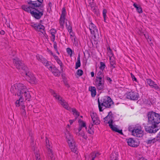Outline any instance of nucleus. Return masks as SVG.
I'll return each instance as SVG.
<instances>
[{
  "label": "nucleus",
  "instance_id": "obj_1",
  "mask_svg": "<svg viewBox=\"0 0 160 160\" xmlns=\"http://www.w3.org/2000/svg\"><path fill=\"white\" fill-rule=\"evenodd\" d=\"M11 91L19 96L18 100L16 102L17 107H19L24 101V97L26 100L29 101L31 98L30 92L27 87L21 83H16L12 86Z\"/></svg>",
  "mask_w": 160,
  "mask_h": 160
},
{
  "label": "nucleus",
  "instance_id": "obj_2",
  "mask_svg": "<svg viewBox=\"0 0 160 160\" xmlns=\"http://www.w3.org/2000/svg\"><path fill=\"white\" fill-rule=\"evenodd\" d=\"M148 125L151 126L145 127V131L149 133H155L158 130V125L160 122V114L153 111L147 114Z\"/></svg>",
  "mask_w": 160,
  "mask_h": 160
},
{
  "label": "nucleus",
  "instance_id": "obj_3",
  "mask_svg": "<svg viewBox=\"0 0 160 160\" xmlns=\"http://www.w3.org/2000/svg\"><path fill=\"white\" fill-rule=\"evenodd\" d=\"M13 60L16 68L18 70L22 71H21L22 73V75L26 77L30 83L34 84L37 82V80L34 75L28 71L27 67L23 63L21 62L19 58H16L13 59Z\"/></svg>",
  "mask_w": 160,
  "mask_h": 160
},
{
  "label": "nucleus",
  "instance_id": "obj_4",
  "mask_svg": "<svg viewBox=\"0 0 160 160\" xmlns=\"http://www.w3.org/2000/svg\"><path fill=\"white\" fill-rule=\"evenodd\" d=\"M23 9L28 12H30L32 16L37 19H40L43 15L44 9L42 7H28L26 5H22Z\"/></svg>",
  "mask_w": 160,
  "mask_h": 160
},
{
  "label": "nucleus",
  "instance_id": "obj_5",
  "mask_svg": "<svg viewBox=\"0 0 160 160\" xmlns=\"http://www.w3.org/2000/svg\"><path fill=\"white\" fill-rule=\"evenodd\" d=\"M98 107L100 112H102L103 109L102 107H105V108H111L112 104H113V102L110 97L108 96H104L102 97L99 100L98 98Z\"/></svg>",
  "mask_w": 160,
  "mask_h": 160
},
{
  "label": "nucleus",
  "instance_id": "obj_6",
  "mask_svg": "<svg viewBox=\"0 0 160 160\" xmlns=\"http://www.w3.org/2000/svg\"><path fill=\"white\" fill-rule=\"evenodd\" d=\"M112 114L111 112H109L108 115L104 118V122H105L106 121H107L109 120V121L108 122V123L109 126L112 129V130L113 131L119 133V134H122V130H119L117 128L114 126L112 125L113 122V120L112 119Z\"/></svg>",
  "mask_w": 160,
  "mask_h": 160
},
{
  "label": "nucleus",
  "instance_id": "obj_7",
  "mask_svg": "<svg viewBox=\"0 0 160 160\" xmlns=\"http://www.w3.org/2000/svg\"><path fill=\"white\" fill-rule=\"evenodd\" d=\"M51 92L53 97L58 101V102L65 108L68 110H69L70 108L68 107V105L64 100L62 99V98L58 94L56 93L53 90H52Z\"/></svg>",
  "mask_w": 160,
  "mask_h": 160
},
{
  "label": "nucleus",
  "instance_id": "obj_8",
  "mask_svg": "<svg viewBox=\"0 0 160 160\" xmlns=\"http://www.w3.org/2000/svg\"><path fill=\"white\" fill-rule=\"evenodd\" d=\"M71 150L72 152V154L74 156L75 158H77L78 156V151L77 145L75 141L71 135ZM71 154H72L71 153Z\"/></svg>",
  "mask_w": 160,
  "mask_h": 160
},
{
  "label": "nucleus",
  "instance_id": "obj_9",
  "mask_svg": "<svg viewBox=\"0 0 160 160\" xmlns=\"http://www.w3.org/2000/svg\"><path fill=\"white\" fill-rule=\"evenodd\" d=\"M89 28L91 34L93 35L95 39H97L99 38V31L96 26L92 22H91L89 26Z\"/></svg>",
  "mask_w": 160,
  "mask_h": 160
},
{
  "label": "nucleus",
  "instance_id": "obj_10",
  "mask_svg": "<svg viewBox=\"0 0 160 160\" xmlns=\"http://www.w3.org/2000/svg\"><path fill=\"white\" fill-rule=\"evenodd\" d=\"M128 144L129 146L133 147H137L139 145L140 143L138 139H133L130 138L126 139Z\"/></svg>",
  "mask_w": 160,
  "mask_h": 160
},
{
  "label": "nucleus",
  "instance_id": "obj_11",
  "mask_svg": "<svg viewBox=\"0 0 160 160\" xmlns=\"http://www.w3.org/2000/svg\"><path fill=\"white\" fill-rule=\"evenodd\" d=\"M126 95L127 98L131 100L136 101L139 98L138 94L134 92L131 91L128 92Z\"/></svg>",
  "mask_w": 160,
  "mask_h": 160
},
{
  "label": "nucleus",
  "instance_id": "obj_12",
  "mask_svg": "<svg viewBox=\"0 0 160 160\" xmlns=\"http://www.w3.org/2000/svg\"><path fill=\"white\" fill-rule=\"evenodd\" d=\"M95 85L98 90H102L104 87V79H95Z\"/></svg>",
  "mask_w": 160,
  "mask_h": 160
},
{
  "label": "nucleus",
  "instance_id": "obj_13",
  "mask_svg": "<svg viewBox=\"0 0 160 160\" xmlns=\"http://www.w3.org/2000/svg\"><path fill=\"white\" fill-rule=\"evenodd\" d=\"M91 116L93 121V124L98 125L100 124V121L96 113H92L91 115Z\"/></svg>",
  "mask_w": 160,
  "mask_h": 160
},
{
  "label": "nucleus",
  "instance_id": "obj_14",
  "mask_svg": "<svg viewBox=\"0 0 160 160\" xmlns=\"http://www.w3.org/2000/svg\"><path fill=\"white\" fill-rule=\"evenodd\" d=\"M36 57L38 61L42 63L46 66H48L49 65V62L42 56L38 54L36 55Z\"/></svg>",
  "mask_w": 160,
  "mask_h": 160
},
{
  "label": "nucleus",
  "instance_id": "obj_15",
  "mask_svg": "<svg viewBox=\"0 0 160 160\" xmlns=\"http://www.w3.org/2000/svg\"><path fill=\"white\" fill-rule=\"evenodd\" d=\"M71 39L73 43V45L77 46L78 45V40L76 37L75 36V34L72 32V28L71 27Z\"/></svg>",
  "mask_w": 160,
  "mask_h": 160
},
{
  "label": "nucleus",
  "instance_id": "obj_16",
  "mask_svg": "<svg viewBox=\"0 0 160 160\" xmlns=\"http://www.w3.org/2000/svg\"><path fill=\"white\" fill-rule=\"evenodd\" d=\"M146 81L147 83L152 88H154L156 89L159 88L157 84L150 79H147Z\"/></svg>",
  "mask_w": 160,
  "mask_h": 160
},
{
  "label": "nucleus",
  "instance_id": "obj_17",
  "mask_svg": "<svg viewBox=\"0 0 160 160\" xmlns=\"http://www.w3.org/2000/svg\"><path fill=\"white\" fill-rule=\"evenodd\" d=\"M66 14V10L65 8H62V14L60 19V23L61 25H62L64 22L65 16Z\"/></svg>",
  "mask_w": 160,
  "mask_h": 160
},
{
  "label": "nucleus",
  "instance_id": "obj_18",
  "mask_svg": "<svg viewBox=\"0 0 160 160\" xmlns=\"http://www.w3.org/2000/svg\"><path fill=\"white\" fill-rule=\"evenodd\" d=\"M66 131L65 132V136L66 137V138L67 139V142L68 143L69 146L70 145V142L69 141H70L69 139L70 138V134L69 133V130L70 129L69 128V124L68 125V127L67 128Z\"/></svg>",
  "mask_w": 160,
  "mask_h": 160
},
{
  "label": "nucleus",
  "instance_id": "obj_19",
  "mask_svg": "<svg viewBox=\"0 0 160 160\" xmlns=\"http://www.w3.org/2000/svg\"><path fill=\"white\" fill-rule=\"evenodd\" d=\"M37 1H34L32 2L31 6L33 7L39 8L42 7L41 5L43 0H37Z\"/></svg>",
  "mask_w": 160,
  "mask_h": 160
},
{
  "label": "nucleus",
  "instance_id": "obj_20",
  "mask_svg": "<svg viewBox=\"0 0 160 160\" xmlns=\"http://www.w3.org/2000/svg\"><path fill=\"white\" fill-rule=\"evenodd\" d=\"M53 57L54 59H55L56 61L58 63V64L60 66V71H63V69L64 68V66L63 64L62 63L61 61L58 58V57L55 55H53Z\"/></svg>",
  "mask_w": 160,
  "mask_h": 160
},
{
  "label": "nucleus",
  "instance_id": "obj_21",
  "mask_svg": "<svg viewBox=\"0 0 160 160\" xmlns=\"http://www.w3.org/2000/svg\"><path fill=\"white\" fill-rule=\"evenodd\" d=\"M144 142L147 143V145L151 146L155 143L156 142L155 138H153L151 137L148 138L146 140L144 141Z\"/></svg>",
  "mask_w": 160,
  "mask_h": 160
},
{
  "label": "nucleus",
  "instance_id": "obj_22",
  "mask_svg": "<svg viewBox=\"0 0 160 160\" xmlns=\"http://www.w3.org/2000/svg\"><path fill=\"white\" fill-rule=\"evenodd\" d=\"M48 68H49V70L52 72V73L53 75L56 76H59L60 75V73L62 71H60V68L59 70H55L54 71H52V68L51 66L49 65L47 67Z\"/></svg>",
  "mask_w": 160,
  "mask_h": 160
},
{
  "label": "nucleus",
  "instance_id": "obj_23",
  "mask_svg": "<svg viewBox=\"0 0 160 160\" xmlns=\"http://www.w3.org/2000/svg\"><path fill=\"white\" fill-rule=\"evenodd\" d=\"M134 133H133L132 135L136 136L137 137H140V136H138V135H141V136L142 135L143 131L139 128H137L136 127L134 129Z\"/></svg>",
  "mask_w": 160,
  "mask_h": 160
},
{
  "label": "nucleus",
  "instance_id": "obj_24",
  "mask_svg": "<svg viewBox=\"0 0 160 160\" xmlns=\"http://www.w3.org/2000/svg\"><path fill=\"white\" fill-rule=\"evenodd\" d=\"M44 26L41 24H38L37 26L35 29L36 30L41 32L42 34H44L45 32L44 30Z\"/></svg>",
  "mask_w": 160,
  "mask_h": 160
},
{
  "label": "nucleus",
  "instance_id": "obj_25",
  "mask_svg": "<svg viewBox=\"0 0 160 160\" xmlns=\"http://www.w3.org/2000/svg\"><path fill=\"white\" fill-rule=\"evenodd\" d=\"M89 90L91 92V95L92 97H94L96 94V88L94 87H90Z\"/></svg>",
  "mask_w": 160,
  "mask_h": 160
},
{
  "label": "nucleus",
  "instance_id": "obj_26",
  "mask_svg": "<svg viewBox=\"0 0 160 160\" xmlns=\"http://www.w3.org/2000/svg\"><path fill=\"white\" fill-rule=\"evenodd\" d=\"M103 71H99L97 73V76L96 77L95 79L103 80L104 79V76L102 74Z\"/></svg>",
  "mask_w": 160,
  "mask_h": 160
},
{
  "label": "nucleus",
  "instance_id": "obj_27",
  "mask_svg": "<svg viewBox=\"0 0 160 160\" xmlns=\"http://www.w3.org/2000/svg\"><path fill=\"white\" fill-rule=\"evenodd\" d=\"M133 6L136 8V11L138 12L141 13L142 12V8L139 5L134 3L133 4Z\"/></svg>",
  "mask_w": 160,
  "mask_h": 160
},
{
  "label": "nucleus",
  "instance_id": "obj_28",
  "mask_svg": "<svg viewBox=\"0 0 160 160\" xmlns=\"http://www.w3.org/2000/svg\"><path fill=\"white\" fill-rule=\"evenodd\" d=\"M71 110H72V114L75 118V120H76L78 117L79 115V113L75 108H71Z\"/></svg>",
  "mask_w": 160,
  "mask_h": 160
},
{
  "label": "nucleus",
  "instance_id": "obj_29",
  "mask_svg": "<svg viewBox=\"0 0 160 160\" xmlns=\"http://www.w3.org/2000/svg\"><path fill=\"white\" fill-rule=\"evenodd\" d=\"M50 32L52 35V40L54 42L55 39V34L56 33V31L54 29H52L50 30Z\"/></svg>",
  "mask_w": 160,
  "mask_h": 160
},
{
  "label": "nucleus",
  "instance_id": "obj_30",
  "mask_svg": "<svg viewBox=\"0 0 160 160\" xmlns=\"http://www.w3.org/2000/svg\"><path fill=\"white\" fill-rule=\"evenodd\" d=\"M48 149V152L49 154V157L51 158V160H54V158H53V151L52 150L50 149V147H49V148H47Z\"/></svg>",
  "mask_w": 160,
  "mask_h": 160
},
{
  "label": "nucleus",
  "instance_id": "obj_31",
  "mask_svg": "<svg viewBox=\"0 0 160 160\" xmlns=\"http://www.w3.org/2000/svg\"><path fill=\"white\" fill-rule=\"evenodd\" d=\"M90 7L91 8V9L93 13L95 14H96L97 15H98V11L96 8L97 7H96V6L94 5L93 4L92 5V6H91Z\"/></svg>",
  "mask_w": 160,
  "mask_h": 160
},
{
  "label": "nucleus",
  "instance_id": "obj_32",
  "mask_svg": "<svg viewBox=\"0 0 160 160\" xmlns=\"http://www.w3.org/2000/svg\"><path fill=\"white\" fill-rule=\"evenodd\" d=\"M35 155L36 158V160H42L40 155L39 151H36L35 152Z\"/></svg>",
  "mask_w": 160,
  "mask_h": 160
},
{
  "label": "nucleus",
  "instance_id": "obj_33",
  "mask_svg": "<svg viewBox=\"0 0 160 160\" xmlns=\"http://www.w3.org/2000/svg\"><path fill=\"white\" fill-rule=\"evenodd\" d=\"M81 66V62L79 56L78 57L77 61L76 63L75 69H77Z\"/></svg>",
  "mask_w": 160,
  "mask_h": 160
},
{
  "label": "nucleus",
  "instance_id": "obj_34",
  "mask_svg": "<svg viewBox=\"0 0 160 160\" xmlns=\"http://www.w3.org/2000/svg\"><path fill=\"white\" fill-rule=\"evenodd\" d=\"M93 125V124L91 123V124H90L89 126V129L88 130V133L92 134L94 133V132L92 129V128Z\"/></svg>",
  "mask_w": 160,
  "mask_h": 160
},
{
  "label": "nucleus",
  "instance_id": "obj_35",
  "mask_svg": "<svg viewBox=\"0 0 160 160\" xmlns=\"http://www.w3.org/2000/svg\"><path fill=\"white\" fill-rule=\"evenodd\" d=\"M135 128L136 127L133 125L129 126L128 128V130L130 132H131L132 135L133 133H134V131Z\"/></svg>",
  "mask_w": 160,
  "mask_h": 160
},
{
  "label": "nucleus",
  "instance_id": "obj_36",
  "mask_svg": "<svg viewBox=\"0 0 160 160\" xmlns=\"http://www.w3.org/2000/svg\"><path fill=\"white\" fill-rule=\"evenodd\" d=\"M110 158L111 160H118V158L116 153L112 154L111 155Z\"/></svg>",
  "mask_w": 160,
  "mask_h": 160
},
{
  "label": "nucleus",
  "instance_id": "obj_37",
  "mask_svg": "<svg viewBox=\"0 0 160 160\" xmlns=\"http://www.w3.org/2000/svg\"><path fill=\"white\" fill-rule=\"evenodd\" d=\"M100 66L99 67V68L102 71L104 70L105 68L106 67V65L104 62H100Z\"/></svg>",
  "mask_w": 160,
  "mask_h": 160
},
{
  "label": "nucleus",
  "instance_id": "obj_38",
  "mask_svg": "<svg viewBox=\"0 0 160 160\" xmlns=\"http://www.w3.org/2000/svg\"><path fill=\"white\" fill-rule=\"evenodd\" d=\"M83 71L81 69H78L77 70L76 74L79 76L80 77L82 76L83 74Z\"/></svg>",
  "mask_w": 160,
  "mask_h": 160
},
{
  "label": "nucleus",
  "instance_id": "obj_39",
  "mask_svg": "<svg viewBox=\"0 0 160 160\" xmlns=\"http://www.w3.org/2000/svg\"><path fill=\"white\" fill-rule=\"evenodd\" d=\"M81 124H79V126L82 128L85 127L86 129H87V128L86 127V124L85 122H84L83 121H81Z\"/></svg>",
  "mask_w": 160,
  "mask_h": 160
},
{
  "label": "nucleus",
  "instance_id": "obj_40",
  "mask_svg": "<svg viewBox=\"0 0 160 160\" xmlns=\"http://www.w3.org/2000/svg\"><path fill=\"white\" fill-rule=\"evenodd\" d=\"M88 3L89 4V6H92V5H95V3L94 2V0H88Z\"/></svg>",
  "mask_w": 160,
  "mask_h": 160
},
{
  "label": "nucleus",
  "instance_id": "obj_41",
  "mask_svg": "<svg viewBox=\"0 0 160 160\" xmlns=\"http://www.w3.org/2000/svg\"><path fill=\"white\" fill-rule=\"evenodd\" d=\"M63 82L65 84V85L68 88L69 87V85L67 83V80L66 78H63Z\"/></svg>",
  "mask_w": 160,
  "mask_h": 160
},
{
  "label": "nucleus",
  "instance_id": "obj_42",
  "mask_svg": "<svg viewBox=\"0 0 160 160\" xmlns=\"http://www.w3.org/2000/svg\"><path fill=\"white\" fill-rule=\"evenodd\" d=\"M108 53H109V57L110 58V59H111V57L113 55V54L110 48H109V50H108Z\"/></svg>",
  "mask_w": 160,
  "mask_h": 160
},
{
  "label": "nucleus",
  "instance_id": "obj_43",
  "mask_svg": "<svg viewBox=\"0 0 160 160\" xmlns=\"http://www.w3.org/2000/svg\"><path fill=\"white\" fill-rule=\"evenodd\" d=\"M26 2L28 4H29V6H28V7H32V6H31V4L32 3V2H34V1H32V0H25Z\"/></svg>",
  "mask_w": 160,
  "mask_h": 160
},
{
  "label": "nucleus",
  "instance_id": "obj_44",
  "mask_svg": "<svg viewBox=\"0 0 160 160\" xmlns=\"http://www.w3.org/2000/svg\"><path fill=\"white\" fill-rule=\"evenodd\" d=\"M107 13V10L106 9H103L102 11V14L103 18L106 17V13Z\"/></svg>",
  "mask_w": 160,
  "mask_h": 160
},
{
  "label": "nucleus",
  "instance_id": "obj_45",
  "mask_svg": "<svg viewBox=\"0 0 160 160\" xmlns=\"http://www.w3.org/2000/svg\"><path fill=\"white\" fill-rule=\"evenodd\" d=\"M156 140V142H160V134L158 133L157 136L155 137Z\"/></svg>",
  "mask_w": 160,
  "mask_h": 160
},
{
  "label": "nucleus",
  "instance_id": "obj_46",
  "mask_svg": "<svg viewBox=\"0 0 160 160\" xmlns=\"http://www.w3.org/2000/svg\"><path fill=\"white\" fill-rule=\"evenodd\" d=\"M78 133V135L82 137L83 138H85V133L83 131H81L79 132Z\"/></svg>",
  "mask_w": 160,
  "mask_h": 160
},
{
  "label": "nucleus",
  "instance_id": "obj_47",
  "mask_svg": "<svg viewBox=\"0 0 160 160\" xmlns=\"http://www.w3.org/2000/svg\"><path fill=\"white\" fill-rule=\"evenodd\" d=\"M46 143L47 148H49V147H50V146L49 142V140L47 138L46 139Z\"/></svg>",
  "mask_w": 160,
  "mask_h": 160
},
{
  "label": "nucleus",
  "instance_id": "obj_48",
  "mask_svg": "<svg viewBox=\"0 0 160 160\" xmlns=\"http://www.w3.org/2000/svg\"><path fill=\"white\" fill-rule=\"evenodd\" d=\"M37 24H35L34 23H31L30 25L31 26L34 28V29L35 30L37 26Z\"/></svg>",
  "mask_w": 160,
  "mask_h": 160
},
{
  "label": "nucleus",
  "instance_id": "obj_49",
  "mask_svg": "<svg viewBox=\"0 0 160 160\" xmlns=\"http://www.w3.org/2000/svg\"><path fill=\"white\" fill-rule=\"evenodd\" d=\"M131 75L132 80L137 82V78L135 77L134 75H133L132 73H131Z\"/></svg>",
  "mask_w": 160,
  "mask_h": 160
},
{
  "label": "nucleus",
  "instance_id": "obj_50",
  "mask_svg": "<svg viewBox=\"0 0 160 160\" xmlns=\"http://www.w3.org/2000/svg\"><path fill=\"white\" fill-rule=\"evenodd\" d=\"M54 42L53 43V47L55 49V51H57V44L56 42H55L54 41L53 42Z\"/></svg>",
  "mask_w": 160,
  "mask_h": 160
},
{
  "label": "nucleus",
  "instance_id": "obj_51",
  "mask_svg": "<svg viewBox=\"0 0 160 160\" xmlns=\"http://www.w3.org/2000/svg\"><path fill=\"white\" fill-rule=\"evenodd\" d=\"M91 155H92L93 156H95L96 155V157H97V156L99 155V154L98 152L96 153H93L91 154Z\"/></svg>",
  "mask_w": 160,
  "mask_h": 160
},
{
  "label": "nucleus",
  "instance_id": "obj_52",
  "mask_svg": "<svg viewBox=\"0 0 160 160\" xmlns=\"http://www.w3.org/2000/svg\"><path fill=\"white\" fill-rule=\"evenodd\" d=\"M52 7V3L51 2H49L48 3V9H51V7Z\"/></svg>",
  "mask_w": 160,
  "mask_h": 160
},
{
  "label": "nucleus",
  "instance_id": "obj_53",
  "mask_svg": "<svg viewBox=\"0 0 160 160\" xmlns=\"http://www.w3.org/2000/svg\"><path fill=\"white\" fill-rule=\"evenodd\" d=\"M145 35L146 38L147 39L148 41H151V40L150 38H149V37L148 36V35H147V36H146L145 35Z\"/></svg>",
  "mask_w": 160,
  "mask_h": 160
},
{
  "label": "nucleus",
  "instance_id": "obj_54",
  "mask_svg": "<svg viewBox=\"0 0 160 160\" xmlns=\"http://www.w3.org/2000/svg\"><path fill=\"white\" fill-rule=\"evenodd\" d=\"M107 80L109 81V82H111L112 81L111 79L108 77H107Z\"/></svg>",
  "mask_w": 160,
  "mask_h": 160
},
{
  "label": "nucleus",
  "instance_id": "obj_55",
  "mask_svg": "<svg viewBox=\"0 0 160 160\" xmlns=\"http://www.w3.org/2000/svg\"><path fill=\"white\" fill-rule=\"evenodd\" d=\"M114 63L113 62H110V65H111L113 67V68H115V66H114Z\"/></svg>",
  "mask_w": 160,
  "mask_h": 160
},
{
  "label": "nucleus",
  "instance_id": "obj_56",
  "mask_svg": "<svg viewBox=\"0 0 160 160\" xmlns=\"http://www.w3.org/2000/svg\"><path fill=\"white\" fill-rule=\"evenodd\" d=\"M67 52L68 54H70V48H68L67 49Z\"/></svg>",
  "mask_w": 160,
  "mask_h": 160
},
{
  "label": "nucleus",
  "instance_id": "obj_57",
  "mask_svg": "<svg viewBox=\"0 0 160 160\" xmlns=\"http://www.w3.org/2000/svg\"><path fill=\"white\" fill-rule=\"evenodd\" d=\"M5 33V32L3 30H1V31H0V34L1 35H4Z\"/></svg>",
  "mask_w": 160,
  "mask_h": 160
},
{
  "label": "nucleus",
  "instance_id": "obj_58",
  "mask_svg": "<svg viewBox=\"0 0 160 160\" xmlns=\"http://www.w3.org/2000/svg\"><path fill=\"white\" fill-rule=\"evenodd\" d=\"M96 157V155L95 156H93L92 155V159L91 160H94L95 158Z\"/></svg>",
  "mask_w": 160,
  "mask_h": 160
},
{
  "label": "nucleus",
  "instance_id": "obj_59",
  "mask_svg": "<svg viewBox=\"0 0 160 160\" xmlns=\"http://www.w3.org/2000/svg\"><path fill=\"white\" fill-rule=\"evenodd\" d=\"M76 120H75V118L73 120H71V125Z\"/></svg>",
  "mask_w": 160,
  "mask_h": 160
},
{
  "label": "nucleus",
  "instance_id": "obj_60",
  "mask_svg": "<svg viewBox=\"0 0 160 160\" xmlns=\"http://www.w3.org/2000/svg\"><path fill=\"white\" fill-rule=\"evenodd\" d=\"M94 72H91V77H93L94 76Z\"/></svg>",
  "mask_w": 160,
  "mask_h": 160
},
{
  "label": "nucleus",
  "instance_id": "obj_61",
  "mask_svg": "<svg viewBox=\"0 0 160 160\" xmlns=\"http://www.w3.org/2000/svg\"><path fill=\"white\" fill-rule=\"evenodd\" d=\"M82 128L80 126H79V128H78V132H80L81 131Z\"/></svg>",
  "mask_w": 160,
  "mask_h": 160
},
{
  "label": "nucleus",
  "instance_id": "obj_62",
  "mask_svg": "<svg viewBox=\"0 0 160 160\" xmlns=\"http://www.w3.org/2000/svg\"><path fill=\"white\" fill-rule=\"evenodd\" d=\"M25 108V106L23 105V106H22V108L23 110V112H25V110L24 109V108Z\"/></svg>",
  "mask_w": 160,
  "mask_h": 160
},
{
  "label": "nucleus",
  "instance_id": "obj_63",
  "mask_svg": "<svg viewBox=\"0 0 160 160\" xmlns=\"http://www.w3.org/2000/svg\"><path fill=\"white\" fill-rule=\"evenodd\" d=\"M72 51L71 49V57L72 56Z\"/></svg>",
  "mask_w": 160,
  "mask_h": 160
},
{
  "label": "nucleus",
  "instance_id": "obj_64",
  "mask_svg": "<svg viewBox=\"0 0 160 160\" xmlns=\"http://www.w3.org/2000/svg\"><path fill=\"white\" fill-rule=\"evenodd\" d=\"M106 17H105V18H104V21L105 22H107L106 21Z\"/></svg>",
  "mask_w": 160,
  "mask_h": 160
}]
</instances>
